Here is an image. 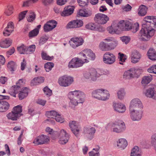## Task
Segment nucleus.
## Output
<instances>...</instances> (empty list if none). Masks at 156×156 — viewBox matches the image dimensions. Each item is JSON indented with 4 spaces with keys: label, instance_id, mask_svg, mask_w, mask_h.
<instances>
[{
    "label": "nucleus",
    "instance_id": "nucleus-1",
    "mask_svg": "<svg viewBox=\"0 0 156 156\" xmlns=\"http://www.w3.org/2000/svg\"><path fill=\"white\" fill-rule=\"evenodd\" d=\"M153 18V16H147L144 18V20L146 23L143 25L140 32L141 34L140 38L143 41H148L154 34L155 30L150 24L152 23Z\"/></svg>",
    "mask_w": 156,
    "mask_h": 156
},
{
    "label": "nucleus",
    "instance_id": "nucleus-2",
    "mask_svg": "<svg viewBox=\"0 0 156 156\" xmlns=\"http://www.w3.org/2000/svg\"><path fill=\"white\" fill-rule=\"evenodd\" d=\"M68 97L70 100L69 105L72 108H74L78 103H83L84 101V94L79 90H75L69 92Z\"/></svg>",
    "mask_w": 156,
    "mask_h": 156
},
{
    "label": "nucleus",
    "instance_id": "nucleus-3",
    "mask_svg": "<svg viewBox=\"0 0 156 156\" xmlns=\"http://www.w3.org/2000/svg\"><path fill=\"white\" fill-rule=\"evenodd\" d=\"M104 40L108 43L101 42L99 46V48L103 51H110L115 48L118 45L117 41L113 37L105 39Z\"/></svg>",
    "mask_w": 156,
    "mask_h": 156
},
{
    "label": "nucleus",
    "instance_id": "nucleus-4",
    "mask_svg": "<svg viewBox=\"0 0 156 156\" xmlns=\"http://www.w3.org/2000/svg\"><path fill=\"white\" fill-rule=\"evenodd\" d=\"M143 108L142 103L139 99L136 98L131 101L129 106V111L132 112L131 115L133 119H138L140 118L141 116L140 112L137 113V115L135 116V113L133 112V110L139 109L142 110Z\"/></svg>",
    "mask_w": 156,
    "mask_h": 156
},
{
    "label": "nucleus",
    "instance_id": "nucleus-5",
    "mask_svg": "<svg viewBox=\"0 0 156 156\" xmlns=\"http://www.w3.org/2000/svg\"><path fill=\"white\" fill-rule=\"evenodd\" d=\"M87 59H82L81 58L75 57L73 58L69 62L68 67L69 68H77L82 66L85 63L88 62Z\"/></svg>",
    "mask_w": 156,
    "mask_h": 156
},
{
    "label": "nucleus",
    "instance_id": "nucleus-6",
    "mask_svg": "<svg viewBox=\"0 0 156 156\" xmlns=\"http://www.w3.org/2000/svg\"><path fill=\"white\" fill-rule=\"evenodd\" d=\"M113 128V131L117 133L122 132L125 129V126L124 122L119 120H116L114 123L108 125Z\"/></svg>",
    "mask_w": 156,
    "mask_h": 156
},
{
    "label": "nucleus",
    "instance_id": "nucleus-7",
    "mask_svg": "<svg viewBox=\"0 0 156 156\" xmlns=\"http://www.w3.org/2000/svg\"><path fill=\"white\" fill-rule=\"evenodd\" d=\"M73 77L67 75H64L60 77L58 80V84L63 87H68L73 82Z\"/></svg>",
    "mask_w": 156,
    "mask_h": 156
},
{
    "label": "nucleus",
    "instance_id": "nucleus-8",
    "mask_svg": "<svg viewBox=\"0 0 156 156\" xmlns=\"http://www.w3.org/2000/svg\"><path fill=\"white\" fill-rule=\"evenodd\" d=\"M84 42V40L81 37H72L69 41L70 45L73 48L82 45Z\"/></svg>",
    "mask_w": 156,
    "mask_h": 156
},
{
    "label": "nucleus",
    "instance_id": "nucleus-9",
    "mask_svg": "<svg viewBox=\"0 0 156 156\" xmlns=\"http://www.w3.org/2000/svg\"><path fill=\"white\" fill-rule=\"evenodd\" d=\"M100 76L95 69L92 68L85 72L84 74V76L86 79L90 78L93 81L96 80L97 78Z\"/></svg>",
    "mask_w": 156,
    "mask_h": 156
},
{
    "label": "nucleus",
    "instance_id": "nucleus-10",
    "mask_svg": "<svg viewBox=\"0 0 156 156\" xmlns=\"http://www.w3.org/2000/svg\"><path fill=\"white\" fill-rule=\"evenodd\" d=\"M58 138L59 140L58 141L59 143L60 144H64L68 142L69 139V136L66 131L64 129H62L59 132Z\"/></svg>",
    "mask_w": 156,
    "mask_h": 156
},
{
    "label": "nucleus",
    "instance_id": "nucleus-11",
    "mask_svg": "<svg viewBox=\"0 0 156 156\" xmlns=\"http://www.w3.org/2000/svg\"><path fill=\"white\" fill-rule=\"evenodd\" d=\"M109 20V17L107 15L100 13L96 14L94 18L95 21L100 24H105Z\"/></svg>",
    "mask_w": 156,
    "mask_h": 156
},
{
    "label": "nucleus",
    "instance_id": "nucleus-12",
    "mask_svg": "<svg viewBox=\"0 0 156 156\" xmlns=\"http://www.w3.org/2000/svg\"><path fill=\"white\" fill-rule=\"evenodd\" d=\"M115 56L112 53L107 52L105 53L103 57V61L104 62L108 64H112L115 61Z\"/></svg>",
    "mask_w": 156,
    "mask_h": 156
},
{
    "label": "nucleus",
    "instance_id": "nucleus-13",
    "mask_svg": "<svg viewBox=\"0 0 156 156\" xmlns=\"http://www.w3.org/2000/svg\"><path fill=\"white\" fill-rule=\"evenodd\" d=\"M81 56H83L88 60V62H89V60H93L94 59L95 55L93 51L91 50L86 49L83 50L80 53Z\"/></svg>",
    "mask_w": 156,
    "mask_h": 156
},
{
    "label": "nucleus",
    "instance_id": "nucleus-14",
    "mask_svg": "<svg viewBox=\"0 0 156 156\" xmlns=\"http://www.w3.org/2000/svg\"><path fill=\"white\" fill-rule=\"evenodd\" d=\"M57 23L55 20H51L47 22L43 27L44 31L47 32L52 30L56 27Z\"/></svg>",
    "mask_w": 156,
    "mask_h": 156
},
{
    "label": "nucleus",
    "instance_id": "nucleus-15",
    "mask_svg": "<svg viewBox=\"0 0 156 156\" xmlns=\"http://www.w3.org/2000/svg\"><path fill=\"white\" fill-rule=\"evenodd\" d=\"M49 141V137L47 136L42 135L37 137L34 139L33 143L36 145L43 144Z\"/></svg>",
    "mask_w": 156,
    "mask_h": 156
},
{
    "label": "nucleus",
    "instance_id": "nucleus-16",
    "mask_svg": "<svg viewBox=\"0 0 156 156\" xmlns=\"http://www.w3.org/2000/svg\"><path fill=\"white\" fill-rule=\"evenodd\" d=\"M139 70L135 68H131L124 73L123 77L125 78H129L136 77L137 76V73Z\"/></svg>",
    "mask_w": 156,
    "mask_h": 156
},
{
    "label": "nucleus",
    "instance_id": "nucleus-17",
    "mask_svg": "<svg viewBox=\"0 0 156 156\" xmlns=\"http://www.w3.org/2000/svg\"><path fill=\"white\" fill-rule=\"evenodd\" d=\"M69 126L73 133L76 136H77L80 131L78 127V123L75 121H70L69 123Z\"/></svg>",
    "mask_w": 156,
    "mask_h": 156
},
{
    "label": "nucleus",
    "instance_id": "nucleus-18",
    "mask_svg": "<svg viewBox=\"0 0 156 156\" xmlns=\"http://www.w3.org/2000/svg\"><path fill=\"white\" fill-rule=\"evenodd\" d=\"M14 29V25L13 23L12 22H9L7 24V26L4 29L3 32V34L5 36H8L13 31Z\"/></svg>",
    "mask_w": 156,
    "mask_h": 156
},
{
    "label": "nucleus",
    "instance_id": "nucleus-19",
    "mask_svg": "<svg viewBox=\"0 0 156 156\" xmlns=\"http://www.w3.org/2000/svg\"><path fill=\"white\" fill-rule=\"evenodd\" d=\"M140 54L137 51H134L132 52L130 56L131 61L132 63H136L138 62L140 58Z\"/></svg>",
    "mask_w": 156,
    "mask_h": 156
},
{
    "label": "nucleus",
    "instance_id": "nucleus-20",
    "mask_svg": "<svg viewBox=\"0 0 156 156\" xmlns=\"http://www.w3.org/2000/svg\"><path fill=\"white\" fill-rule=\"evenodd\" d=\"M74 7L71 6H68L65 7L63 11L61 13L62 16H67L71 15L73 12Z\"/></svg>",
    "mask_w": 156,
    "mask_h": 156
},
{
    "label": "nucleus",
    "instance_id": "nucleus-21",
    "mask_svg": "<svg viewBox=\"0 0 156 156\" xmlns=\"http://www.w3.org/2000/svg\"><path fill=\"white\" fill-rule=\"evenodd\" d=\"M30 91V89L27 87L23 88L21 90L19 91L18 94L19 99L22 100L27 97Z\"/></svg>",
    "mask_w": 156,
    "mask_h": 156
},
{
    "label": "nucleus",
    "instance_id": "nucleus-22",
    "mask_svg": "<svg viewBox=\"0 0 156 156\" xmlns=\"http://www.w3.org/2000/svg\"><path fill=\"white\" fill-rule=\"evenodd\" d=\"M92 14L91 11L90 9H80L77 12V16L78 17H88Z\"/></svg>",
    "mask_w": 156,
    "mask_h": 156
},
{
    "label": "nucleus",
    "instance_id": "nucleus-23",
    "mask_svg": "<svg viewBox=\"0 0 156 156\" xmlns=\"http://www.w3.org/2000/svg\"><path fill=\"white\" fill-rule=\"evenodd\" d=\"M113 106L114 110L119 113L124 112L126 109L125 106L121 103H114Z\"/></svg>",
    "mask_w": 156,
    "mask_h": 156
},
{
    "label": "nucleus",
    "instance_id": "nucleus-24",
    "mask_svg": "<svg viewBox=\"0 0 156 156\" xmlns=\"http://www.w3.org/2000/svg\"><path fill=\"white\" fill-rule=\"evenodd\" d=\"M10 107L9 103L3 100L0 101V112H4L8 110Z\"/></svg>",
    "mask_w": 156,
    "mask_h": 156
},
{
    "label": "nucleus",
    "instance_id": "nucleus-25",
    "mask_svg": "<svg viewBox=\"0 0 156 156\" xmlns=\"http://www.w3.org/2000/svg\"><path fill=\"white\" fill-rule=\"evenodd\" d=\"M146 96L149 98H156V93L154 88H149L146 90L145 93Z\"/></svg>",
    "mask_w": 156,
    "mask_h": 156
},
{
    "label": "nucleus",
    "instance_id": "nucleus-26",
    "mask_svg": "<svg viewBox=\"0 0 156 156\" xmlns=\"http://www.w3.org/2000/svg\"><path fill=\"white\" fill-rule=\"evenodd\" d=\"M147 55L150 60L153 61L156 60V51L154 49L150 48L149 49Z\"/></svg>",
    "mask_w": 156,
    "mask_h": 156
},
{
    "label": "nucleus",
    "instance_id": "nucleus-27",
    "mask_svg": "<svg viewBox=\"0 0 156 156\" xmlns=\"http://www.w3.org/2000/svg\"><path fill=\"white\" fill-rule=\"evenodd\" d=\"M148 8L144 5H140L138 10V15L141 16H144L146 15L147 13Z\"/></svg>",
    "mask_w": 156,
    "mask_h": 156
},
{
    "label": "nucleus",
    "instance_id": "nucleus-28",
    "mask_svg": "<svg viewBox=\"0 0 156 156\" xmlns=\"http://www.w3.org/2000/svg\"><path fill=\"white\" fill-rule=\"evenodd\" d=\"M20 88L16 84V85L12 86L9 90V93L11 95L16 97V95L18 93Z\"/></svg>",
    "mask_w": 156,
    "mask_h": 156
},
{
    "label": "nucleus",
    "instance_id": "nucleus-29",
    "mask_svg": "<svg viewBox=\"0 0 156 156\" xmlns=\"http://www.w3.org/2000/svg\"><path fill=\"white\" fill-rule=\"evenodd\" d=\"M44 78L43 77H39L34 78L31 81V86L36 85L43 83L44 81Z\"/></svg>",
    "mask_w": 156,
    "mask_h": 156
},
{
    "label": "nucleus",
    "instance_id": "nucleus-30",
    "mask_svg": "<svg viewBox=\"0 0 156 156\" xmlns=\"http://www.w3.org/2000/svg\"><path fill=\"white\" fill-rule=\"evenodd\" d=\"M108 31L109 33L112 34H119L120 32L117 30L116 26L115 25V23H113L112 26L109 27L107 28Z\"/></svg>",
    "mask_w": 156,
    "mask_h": 156
},
{
    "label": "nucleus",
    "instance_id": "nucleus-31",
    "mask_svg": "<svg viewBox=\"0 0 156 156\" xmlns=\"http://www.w3.org/2000/svg\"><path fill=\"white\" fill-rule=\"evenodd\" d=\"M11 41L9 39L2 40L0 41V47L2 48H7L11 45Z\"/></svg>",
    "mask_w": 156,
    "mask_h": 156
},
{
    "label": "nucleus",
    "instance_id": "nucleus-32",
    "mask_svg": "<svg viewBox=\"0 0 156 156\" xmlns=\"http://www.w3.org/2000/svg\"><path fill=\"white\" fill-rule=\"evenodd\" d=\"M36 16V15L34 12L32 10H30L27 17V21L29 22L33 21L35 20Z\"/></svg>",
    "mask_w": 156,
    "mask_h": 156
},
{
    "label": "nucleus",
    "instance_id": "nucleus-33",
    "mask_svg": "<svg viewBox=\"0 0 156 156\" xmlns=\"http://www.w3.org/2000/svg\"><path fill=\"white\" fill-rule=\"evenodd\" d=\"M125 20H121L116 24L115 23L117 30L120 33L121 31L124 30Z\"/></svg>",
    "mask_w": 156,
    "mask_h": 156
},
{
    "label": "nucleus",
    "instance_id": "nucleus-34",
    "mask_svg": "<svg viewBox=\"0 0 156 156\" xmlns=\"http://www.w3.org/2000/svg\"><path fill=\"white\" fill-rule=\"evenodd\" d=\"M102 89H99L94 91L92 93V96L93 97L100 100L101 94Z\"/></svg>",
    "mask_w": 156,
    "mask_h": 156
},
{
    "label": "nucleus",
    "instance_id": "nucleus-35",
    "mask_svg": "<svg viewBox=\"0 0 156 156\" xmlns=\"http://www.w3.org/2000/svg\"><path fill=\"white\" fill-rule=\"evenodd\" d=\"M141 151L139 150V147L136 146L132 149L131 156H140Z\"/></svg>",
    "mask_w": 156,
    "mask_h": 156
},
{
    "label": "nucleus",
    "instance_id": "nucleus-36",
    "mask_svg": "<svg viewBox=\"0 0 156 156\" xmlns=\"http://www.w3.org/2000/svg\"><path fill=\"white\" fill-rule=\"evenodd\" d=\"M110 96V94L108 91L106 90L102 89L101 94L100 100H105L108 99Z\"/></svg>",
    "mask_w": 156,
    "mask_h": 156
},
{
    "label": "nucleus",
    "instance_id": "nucleus-37",
    "mask_svg": "<svg viewBox=\"0 0 156 156\" xmlns=\"http://www.w3.org/2000/svg\"><path fill=\"white\" fill-rule=\"evenodd\" d=\"M41 56L43 60L48 61H51L54 58L53 56H49L47 53L44 51H42L41 53Z\"/></svg>",
    "mask_w": 156,
    "mask_h": 156
},
{
    "label": "nucleus",
    "instance_id": "nucleus-38",
    "mask_svg": "<svg viewBox=\"0 0 156 156\" xmlns=\"http://www.w3.org/2000/svg\"><path fill=\"white\" fill-rule=\"evenodd\" d=\"M117 95L119 99L122 100L124 98L126 95V93L124 89L121 88L117 92Z\"/></svg>",
    "mask_w": 156,
    "mask_h": 156
},
{
    "label": "nucleus",
    "instance_id": "nucleus-39",
    "mask_svg": "<svg viewBox=\"0 0 156 156\" xmlns=\"http://www.w3.org/2000/svg\"><path fill=\"white\" fill-rule=\"evenodd\" d=\"M127 144V141L124 139H120L119 140L118 142V146L123 148L126 147Z\"/></svg>",
    "mask_w": 156,
    "mask_h": 156
},
{
    "label": "nucleus",
    "instance_id": "nucleus-40",
    "mask_svg": "<svg viewBox=\"0 0 156 156\" xmlns=\"http://www.w3.org/2000/svg\"><path fill=\"white\" fill-rule=\"evenodd\" d=\"M7 117L9 119L12 120H16L19 117L18 115L16 114L12 111L8 114Z\"/></svg>",
    "mask_w": 156,
    "mask_h": 156
},
{
    "label": "nucleus",
    "instance_id": "nucleus-41",
    "mask_svg": "<svg viewBox=\"0 0 156 156\" xmlns=\"http://www.w3.org/2000/svg\"><path fill=\"white\" fill-rule=\"evenodd\" d=\"M57 112L54 110L47 111L46 112V116L49 118H54L58 114Z\"/></svg>",
    "mask_w": 156,
    "mask_h": 156
},
{
    "label": "nucleus",
    "instance_id": "nucleus-42",
    "mask_svg": "<svg viewBox=\"0 0 156 156\" xmlns=\"http://www.w3.org/2000/svg\"><path fill=\"white\" fill-rule=\"evenodd\" d=\"M22 111V106L21 105H18L16 106L15 107L13 110L12 112L18 115L20 117L21 115L20 113Z\"/></svg>",
    "mask_w": 156,
    "mask_h": 156
},
{
    "label": "nucleus",
    "instance_id": "nucleus-43",
    "mask_svg": "<svg viewBox=\"0 0 156 156\" xmlns=\"http://www.w3.org/2000/svg\"><path fill=\"white\" fill-rule=\"evenodd\" d=\"M14 8L12 5H8L6 9L5 13V14L8 16L11 15L13 12Z\"/></svg>",
    "mask_w": 156,
    "mask_h": 156
},
{
    "label": "nucleus",
    "instance_id": "nucleus-44",
    "mask_svg": "<svg viewBox=\"0 0 156 156\" xmlns=\"http://www.w3.org/2000/svg\"><path fill=\"white\" fill-rule=\"evenodd\" d=\"M118 55L119 63L121 64H123V63L125 62L126 60L127 59V56L126 55L120 52L118 53Z\"/></svg>",
    "mask_w": 156,
    "mask_h": 156
},
{
    "label": "nucleus",
    "instance_id": "nucleus-45",
    "mask_svg": "<svg viewBox=\"0 0 156 156\" xmlns=\"http://www.w3.org/2000/svg\"><path fill=\"white\" fill-rule=\"evenodd\" d=\"M152 77L151 76H145L142 78L141 83L142 84L146 85L149 83L152 80Z\"/></svg>",
    "mask_w": 156,
    "mask_h": 156
},
{
    "label": "nucleus",
    "instance_id": "nucleus-46",
    "mask_svg": "<svg viewBox=\"0 0 156 156\" xmlns=\"http://www.w3.org/2000/svg\"><path fill=\"white\" fill-rule=\"evenodd\" d=\"M86 28L92 30H96L98 29L97 25L95 23H90L87 24L86 26Z\"/></svg>",
    "mask_w": 156,
    "mask_h": 156
},
{
    "label": "nucleus",
    "instance_id": "nucleus-47",
    "mask_svg": "<svg viewBox=\"0 0 156 156\" xmlns=\"http://www.w3.org/2000/svg\"><path fill=\"white\" fill-rule=\"evenodd\" d=\"M39 30L37 28H35L29 32L28 36L30 38L35 37L39 33Z\"/></svg>",
    "mask_w": 156,
    "mask_h": 156
},
{
    "label": "nucleus",
    "instance_id": "nucleus-48",
    "mask_svg": "<svg viewBox=\"0 0 156 156\" xmlns=\"http://www.w3.org/2000/svg\"><path fill=\"white\" fill-rule=\"evenodd\" d=\"M15 66L16 65L15 62L12 61H11L9 62L7 65L8 68L11 71H13L15 70Z\"/></svg>",
    "mask_w": 156,
    "mask_h": 156
},
{
    "label": "nucleus",
    "instance_id": "nucleus-49",
    "mask_svg": "<svg viewBox=\"0 0 156 156\" xmlns=\"http://www.w3.org/2000/svg\"><path fill=\"white\" fill-rule=\"evenodd\" d=\"M54 64L52 62H48L44 65L45 69L47 72H49L54 67Z\"/></svg>",
    "mask_w": 156,
    "mask_h": 156
},
{
    "label": "nucleus",
    "instance_id": "nucleus-50",
    "mask_svg": "<svg viewBox=\"0 0 156 156\" xmlns=\"http://www.w3.org/2000/svg\"><path fill=\"white\" fill-rule=\"evenodd\" d=\"M27 47L23 44L17 48L18 51L21 54H24L25 53H27Z\"/></svg>",
    "mask_w": 156,
    "mask_h": 156
},
{
    "label": "nucleus",
    "instance_id": "nucleus-51",
    "mask_svg": "<svg viewBox=\"0 0 156 156\" xmlns=\"http://www.w3.org/2000/svg\"><path fill=\"white\" fill-rule=\"evenodd\" d=\"M124 30H128L132 28V24L129 21L125 20Z\"/></svg>",
    "mask_w": 156,
    "mask_h": 156
},
{
    "label": "nucleus",
    "instance_id": "nucleus-52",
    "mask_svg": "<svg viewBox=\"0 0 156 156\" xmlns=\"http://www.w3.org/2000/svg\"><path fill=\"white\" fill-rule=\"evenodd\" d=\"M77 2L79 6L84 7L88 5L89 0H77Z\"/></svg>",
    "mask_w": 156,
    "mask_h": 156
},
{
    "label": "nucleus",
    "instance_id": "nucleus-53",
    "mask_svg": "<svg viewBox=\"0 0 156 156\" xmlns=\"http://www.w3.org/2000/svg\"><path fill=\"white\" fill-rule=\"evenodd\" d=\"M99 149V147H98V148L96 149H93V151L90 152L89 153V155L90 156H99V154L98 152Z\"/></svg>",
    "mask_w": 156,
    "mask_h": 156
},
{
    "label": "nucleus",
    "instance_id": "nucleus-54",
    "mask_svg": "<svg viewBox=\"0 0 156 156\" xmlns=\"http://www.w3.org/2000/svg\"><path fill=\"white\" fill-rule=\"evenodd\" d=\"M27 12V10H25L22 11L19 13L18 17L19 21L22 20L25 18Z\"/></svg>",
    "mask_w": 156,
    "mask_h": 156
},
{
    "label": "nucleus",
    "instance_id": "nucleus-55",
    "mask_svg": "<svg viewBox=\"0 0 156 156\" xmlns=\"http://www.w3.org/2000/svg\"><path fill=\"white\" fill-rule=\"evenodd\" d=\"M36 46L34 44H33L27 48V53H32L34 52Z\"/></svg>",
    "mask_w": 156,
    "mask_h": 156
},
{
    "label": "nucleus",
    "instance_id": "nucleus-56",
    "mask_svg": "<svg viewBox=\"0 0 156 156\" xmlns=\"http://www.w3.org/2000/svg\"><path fill=\"white\" fill-rule=\"evenodd\" d=\"M43 90L44 94L50 96L52 94V90L47 86L45 87Z\"/></svg>",
    "mask_w": 156,
    "mask_h": 156
},
{
    "label": "nucleus",
    "instance_id": "nucleus-57",
    "mask_svg": "<svg viewBox=\"0 0 156 156\" xmlns=\"http://www.w3.org/2000/svg\"><path fill=\"white\" fill-rule=\"evenodd\" d=\"M76 28H79L83 26V21L81 20H74Z\"/></svg>",
    "mask_w": 156,
    "mask_h": 156
},
{
    "label": "nucleus",
    "instance_id": "nucleus-58",
    "mask_svg": "<svg viewBox=\"0 0 156 156\" xmlns=\"http://www.w3.org/2000/svg\"><path fill=\"white\" fill-rule=\"evenodd\" d=\"M133 112H134V113L135 112V116H137V113H138V112H140V113H141V116H140V119H133V117H132V115H131V114H132V112L131 111H130V117H131V118L132 119V120H134V121H135V120H138L140 119L141 118V117H142V112L141 111V110H140L139 109V110H133Z\"/></svg>",
    "mask_w": 156,
    "mask_h": 156
},
{
    "label": "nucleus",
    "instance_id": "nucleus-59",
    "mask_svg": "<svg viewBox=\"0 0 156 156\" xmlns=\"http://www.w3.org/2000/svg\"><path fill=\"white\" fill-rule=\"evenodd\" d=\"M147 71L150 73H153L156 74V65L150 67L148 69Z\"/></svg>",
    "mask_w": 156,
    "mask_h": 156
},
{
    "label": "nucleus",
    "instance_id": "nucleus-60",
    "mask_svg": "<svg viewBox=\"0 0 156 156\" xmlns=\"http://www.w3.org/2000/svg\"><path fill=\"white\" fill-rule=\"evenodd\" d=\"M25 83V80L23 79H20L16 83V84L21 87L23 86Z\"/></svg>",
    "mask_w": 156,
    "mask_h": 156
},
{
    "label": "nucleus",
    "instance_id": "nucleus-61",
    "mask_svg": "<svg viewBox=\"0 0 156 156\" xmlns=\"http://www.w3.org/2000/svg\"><path fill=\"white\" fill-rule=\"evenodd\" d=\"M74 20L71 21L67 24V27L69 28H76Z\"/></svg>",
    "mask_w": 156,
    "mask_h": 156
},
{
    "label": "nucleus",
    "instance_id": "nucleus-62",
    "mask_svg": "<svg viewBox=\"0 0 156 156\" xmlns=\"http://www.w3.org/2000/svg\"><path fill=\"white\" fill-rule=\"evenodd\" d=\"M55 119L56 121L61 123H62L64 122V119L61 117L60 115L58 114L55 117Z\"/></svg>",
    "mask_w": 156,
    "mask_h": 156
},
{
    "label": "nucleus",
    "instance_id": "nucleus-63",
    "mask_svg": "<svg viewBox=\"0 0 156 156\" xmlns=\"http://www.w3.org/2000/svg\"><path fill=\"white\" fill-rule=\"evenodd\" d=\"M122 41L127 44L129 42L130 40V38L127 36H123L121 37Z\"/></svg>",
    "mask_w": 156,
    "mask_h": 156
},
{
    "label": "nucleus",
    "instance_id": "nucleus-64",
    "mask_svg": "<svg viewBox=\"0 0 156 156\" xmlns=\"http://www.w3.org/2000/svg\"><path fill=\"white\" fill-rule=\"evenodd\" d=\"M122 8L124 11H129L131 10L132 7L130 5L128 4L123 7Z\"/></svg>",
    "mask_w": 156,
    "mask_h": 156
}]
</instances>
